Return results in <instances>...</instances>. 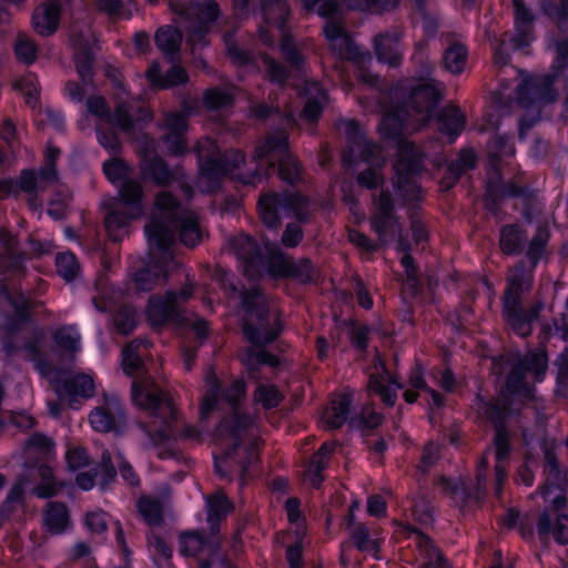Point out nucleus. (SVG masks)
<instances>
[{"mask_svg":"<svg viewBox=\"0 0 568 568\" xmlns=\"http://www.w3.org/2000/svg\"><path fill=\"white\" fill-rule=\"evenodd\" d=\"M291 261H288L280 251L272 253L268 257L263 256V266L261 273L255 278L268 274L272 277H286L290 273Z\"/></svg>","mask_w":568,"mask_h":568,"instance_id":"603ef678","label":"nucleus"},{"mask_svg":"<svg viewBox=\"0 0 568 568\" xmlns=\"http://www.w3.org/2000/svg\"><path fill=\"white\" fill-rule=\"evenodd\" d=\"M131 396L136 406L154 418L146 433L155 443L175 436L178 410L169 392L163 390L151 376L142 374L132 382Z\"/></svg>","mask_w":568,"mask_h":568,"instance_id":"6e6552de","label":"nucleus"},{"mask_svg":"<svg viewBox=\"0 0 568 568\" xmlns=\"http://www.w3.org/2000/svg\"><path fill=\"white\" fill-rule=\"evenodd\" d=\"M348 541L358 551L371 555L375 559H379V551L385 537L378 526H368L363 523L353 521L348 525Z\"/></svg>","mask_w":568,"mask_h":568,"instance_id":"bb28decb","label":"nucleus"},{"mask_svg":"<svg viewBox=\"0 0 568 568\" xmlns=\"http://www.w3.org/2000/svg\"><path fill=\"white\" fill-rule=\"evenodd\" d=\"M417 545L425 565L430 568H446V561L440 551L433 545L432 540L426 536L417 537Z\"/></svg>","mask_w":568,"mask_h":568,"instance_id":"4d7b16f0","label":"nucleus"},{"mask_svg":"<svg viewBox=\"0 0 568 568\" xmlns=\"http://www.w3.org/2000/svg\"><path fill=\"white\" fill-rule=\"evenodd\" d=\"M246 384L235 379L227 386L223 385L215 372L205 375V393L200 406L202 419L209 418L213 412L224 414L214 430V440L221 449L214 455V466L221 477H227L235 468L241 469L243 484L248 469L258 459V428L256 418L243 409Z\"/></svg>","mask_w":568,"mask_h":568,"instance_id":"f03ea898","label":"nucleus"},{"mask_svg":"<svg viewBox=\"0 0 568 568\" xmlns=\"http://www.w3.org/2000/svg\"><path fill=\"white\" fill-rule=\"evenodd\" d=\"M124 293L120 288L111 286L103 276L95 282V293L92 302L99 312H113V324L119 333L126 335L131 333L138 324V314L135 310L126 304L121 305Z\"/></svg>","mask_w":568,"mask_h":568,"instance_id":"412c9836","label":"nucleus"},{"mask_svg":"<svg viewBox=\"0 0 568 568\" xmlns=\"http://www.w3.org/2000/svg\"><path fill=\"white\" fill-rule=\"evenodd\" d=\"M119 99L121 100L114 113L111 114L105 100L102 97H90L87 100V109L95 116L97 139L102 148L110 153H118L121 148L120 140L114 128L130 138H135L148 122L152 120L150 111L143 106H133L129 101V93L124 85L116 83Z\"/></svg>","mask_w":568,"mask_h":568,"instance_id":"39448f33","label":"nucleus"},{"mask_svg":"<svg viewBox=\"0 0 568 568\" xmlns=\"http://www.w3.org/2000/svg\"><path fill=\"white\" fill-rule=\"evenodd\" d=\"M541 10L549 18L562 22L568 20V0H538Z\"/></svg>","mask_w":568,"mask_h":568,"instance_id":"338daca9","label":"nucleus"},{"mask_svg":"<svg viewBox=\"0 0 568 568\" xmlns=\"http://www.w3.org/2000/svg\"><path fill=\"white\" fill-rule=\"evenodd\" d=\"M97 7L113 21L129 20L136 11V6L131 0H98Z\"/></svg>","mask_w":568,"mask_h":568,"instance_id":"de8ad7c7","label":"nucleus"},{"mask_svg":"<svg viewBox=\"0 0 568 568\" xmlns=\"http://www.w3.org/2000/svg\"><path fill=\"white\" fill-rule=\"evenodd\" d=\"M403 388L395 376L386 368L384 362L377 357L373 371L369 373L368 389L377 394L387 406H393L397 399V392Z\"/></svg>","mask_w":568,"mask_h":568,"instance_id":"cd10ccee","label":"nucleus"},{"mask_svg":"<svg viewBox=\"0 0 568 568\" xmlns=\"http://www.w3.org/2000/svg\"><path fill=\"white\" fill-rule=\"evenodd\" d=\"M61 4L59 0H48L39 6L32 16L34 30L41 36L55 32L60 20Z\"/></svg>","mask_w":568,"mask_h":568,"instance_id":"72a5a7b5","label":"nucleus"},{"mask_svg":"<svg viewBox=\"0 0 568 568\" xmlns=\"http://www.w3.org/2000/svg\"><path fill=\"white\" fill-rule=\"evenodd\" d=\"M540 495L555 509H560L565 504V488L560 471L551 459L548 462V476L545 484L540 487Z\"/></svg>","mask_w":568,"mask_h":568,"instance_id":"f704fd0d","label":"nucleus"},{"mask_svg":"<svg viewBox=\"0 0 568 568\" xmlns=\"http://www.w3.org/2000/svg\"><path fill=\"white\" fill-rule=\"evenodd\" d=\"M40 483L32 487L33 493L40 498H48L57 493L52 468L45 464L28 467L23 475L10 489L7 500L3 504L4 510L10 511L16 504L22 500L24 488L31 484Z\"/></svg>","mask_w":568,"mask_h":568,"instance_id":"b1692460","label":"nucleus"},{"mask_svg":"<svg viewBox=\"0 0 568 568\" xmlns=\"http://www.w3.org/2000/svg\"><path fill=\"white\" fill-rule=\"evenodd\" d=\"M283 395L275 385L261 383L254 392V402L271 409L280 405Z\"/></svg>","mask_w":568,"mask_h":568,"instance_id":"bf43d9fd","label":"nucleus"},{"mask_svg":"<svg viewBox=\"0 0 568 568\" xmlns=\"http://www.w3.org/2000/svg\"><path fill=\"white\" fill-rule=\"evenodd\" d=\"M148 81L158 89H166L173 85L183 84L187 81L186 71L179 65H173L165 75H162L158 62H153L146 71Z\"/></svg>","mask_w":568,"mask_h":568,"instance_id":"4c0bfd02","label":"nucleus"},{"mask_svg":"<svg viewBox=\"0 0 568 568\" xmlns=\"http://www.w3.org/2000/svg\"><path fill=\"white\" fill-rule=\"evenodd\" d=\"M468 49L462 42L452 43L443 54L444 68L452 74H460L467 65Z\"/></svg>","mask_w":568,"mask_h":568,"instance_id":"c03bdc74","label":"nucleus"},{"mask_svg":"<svg viewBox=\"0 0 568 568\" xmlns=\"http://www.w3.org/2000/svg\"><path fill=\"white\" fill-rule=\"evenodd\" d=\"M199 160L197 187L203 193L214 192L223 176L230 175L245 184L255 185L277 169L280 178L293 184L300 179V168L288 152L287 134L283 131L270 135L265 142L255 148L253 159L256 163L254 172L244 173L241 165L245 161L239 150L221 154L216 143L204 138L196 144Z\"/></svg>","mask_w":568,"mask_h":568,"instance_id":"7ed1b4c3","label":"nucleus"},{"mask_svg":"<svg viewBox=\"0 0 568 568\" xmlns=\"http://www.w3.org/2000/svg\"><path fill=\"white\" fill-rule=\"evenodd\" d=\"M162 128L168 131L163 141L173 154H181L186 149V114L178 112H168L164 115Z\"/></svg>","mask_w":568,"mask_h":568,"instance_id":"c756f323","label":"nucleus"},{"mask_svg":"<svg viewBox=\"0 0 568 568\" xmlns=\"http://www.w3.org/2000/svg\"><path fill=\"white\" fill-rule=\"evenodd\" d=\"M287 276L296 278L301 283H310L315 281L317 273L313 264L305 258L297 262H291L290 273Z\"/></svg>","mask_w":568,"mask_h":568,"instance_id":"69168bd1","label":"nucleus"},{"mask_svg":"<svg viewBox=\"0 0 568 568\" xmlns=\"http://www.w3.org/2000/svg\"><path fill=\"white\" fill-rule=\"evenodd\" d=\"M465 124V114L457 106H446L438 115L439 130L449 138L450 142H454L463 132Z\"/></svg>","mask_w":568,"mask_h":568,"instance_id":"a19ab883","label":"nucleus"},{"mask_svg":"<svg viewBox=\"0 0 568 568\" xmlns=\"http://www.w3.org/2000/svg\"><path fill=\"white\" fill-rule=\"evenodd\" d=\"M206 509L207 523L211 530L214 531L219 523L232 511L233 504L221 490H217L215 494L206 497Z\"/></svg>","mask_w":568,"mask_h":568,"instance_id":"79ce46f5","label":"nucleus"},{"mask_svg":"<svg viewBox=\"0 0 568 568\" xmlns=\"http://www.w3.org/2000/svg\"><path fill=\"white\" fill-rule=\"evenodd\" d=\"M205 548V541L197 532H187L180 536V552L181 555L196 556Z\"/></svg>","mask_w":568,"mask_h":568,"instance_id":"0e129e2a","label":"nucleus"},{"mask_svg":"<svg viewBox=\"0 0 568 568\" xmlns=\"http://www.w3.org/2000/svg\"><path fill=\"white\" fill-rule=\"evenodd\" d=\"M182 33L172 27H162L155 33L158 49L171 60L179 55Z\"/></svg>","mask_w":568,"mask_h":568,"instance_id":"37998d69","label":"nucleus"},{"mask_svg":"<svg viewBox=\"0 0 568 568\" xmlns=\"http://www.w3.org/2000/svg\"><path fill=\"white\" fill-rule=\"evenodd\" d=\"M420 70L417 77L399 81L389 92L396 103L383 104L378 95L376 109L383 113L378 130L385 140L393 142L397 151L394 162L395 191L404 203H414L422 199V189L416 175L422 171L425 154L404 134L418 130L428 122L440 100L444 85L432 77L433 65L419 57Z\"/></svg>","mask_w":568,"mask_h":568,"instance_id":"f257e3e1","label":"nucleus"},{"mask_svg":"<svg viewBox=\"0 0 568 568\" xmlns=\"http://www.w3.org/2000/svg\"><path fill=\"white\" fill-rule=\"evenodd\" d=\"M34 306L30 296L22 292H10L4 285H0V307L10 314L1 324L0 337L3 339V351L10 355L16 348L11 337L18 333L30 320V310Z\"/></svg>","mask_w":568,"mask_h":568,"instance_id":"aec40b11","label":"nucleus"},{"mask_svg":"<svg viewBox=\"0 0 568 568\" xmlns=\"http://www.w3.org/2000/svg\"><path fill=\"white\" fill-rule=\"evenodd\" d=\"M229 245L242 262L245 275L250 278H255V275L261 273L263 266V255L256 241L245 234H240L232 237Z\"/></svg>","mask_w":568,"mask_h":568,"instance_id":"a878e982","label":"nucleus"},{"mask_svg":"<svg viewBox=\"0 0 568 568\" xmlns=\"http://www.w3.org/2000/svg\"><path fill=\"white\" fill-rule=\"evenodd\" d=\"M53 338L59 347L68 352L75 353L81 349V335L75 325L60 327L54 332Z\"/></svg>","mask_w":568,"mask_h":568,"instance_id":"5fc2aeb1","label":"nucleus"},{"mask_svg":"<svg viewBox=\"0 0 568 568\" xmlns=\"http://www.w3.org/2000/svg\"><path fill=\"white\" fill-rule=\"evenodd\" d=\"M169 6L175 13L173 21L185 33L191 54L204 65L197 52L209 44L207 33L220 14L217 3L214 0L201 4L194 0H169Z\"/></svg>","mask_w":568,"mask_h":568,"instance_id":"9d476101","label":"nucleus"},{"mask_svg":"<svg viewBox=\"0 0 568 568\" xmlns=\"http://www.w3.org/2000/svg\"><path fill=\"white\" fill-rule=\"evenodd\" d=\"M523 240L524 237L518 225H506L500 231V247L504 253H519Z\"/></svg>","mask_w":568,"mask_h":568,"instance_id":"6e6d98bb","label":"nucleus"},{"mask_svg":"<svg viewBox=\"0 0 568 568\" xmlns=\"http://www.w3.org/2000/svg\"><path fill=\"white\" fill-rule=\"evenodd\" d=\"M139 513L149 525H156L162 518V505L155 498L141 497L138 504Z\"/></svg>","mask_w":568,"mask_h":568,"instance_id":"052dcab7","label":"nucleus"},{"mask_svg":"<svg viewBox=\"0 0 568 568\" xmlns=\"http://www.w3.org/2000/svg\"><path fill=\"white\" fill-rule=\"evenodd\" d=\"M260 6L263 19L268 26H276L282 33L281 52L290 65L295 70H302L304 55L302 47L285 32V21L290 14V8L284 0H234V12L239 17H246L251 7Z\"/></svg>","mask_w":568,"mask_h":568,"instance_id":"4468645a","label":"nucleus"},{"mask_svg":"<svg viewBox=\"0 0 568 568\" xmlns=\"http://www.w3.org/2000/svg\"><path fill=\"white\" fill-rule=\"evenodd\" d=\"M531 284V275L523 264L515 266L508 276V288L504 298V318L518 336L530 335L532 323L537 320L541 303H535L528 311H524L520 304V293Z\"/></svg>","mask_w":568,"mask_h":568,"instance_id":"ddd939ff","label":"nucleus"},{"mask_svg":"<svg viewBox=\"0 0 568 568\" xmlns=\"http://www.w3.org/2000/svg\"><path fill=\"white\" fill-rule=\"evenodd\" d=\"M369 224L382 244L397 242L398 250L405 253L400 260L406 272L404 287L410 291L412 295L417 294L420 290V282L414 265V258L407 253L409 245L402 237V225L394 213V202L388 191L382 190L374 201Z\"/></svg>","mask_w":568,"mask_h":568,"instance_id":"1a4fd4ad","label":"nucleus"},{"mask_svg":"<svg viewBox=\"0 0 568 568\" xmlns=\"http://www.w3.org/2000/svg\"><path fill=\"white\" fill-rule=\"evenodd\" d=\"M123 408L115 394H104L101 403L89 415L92 428L100 433L113 430L123 419Z\"/></svg>","mask_w":568,"mask_h":568,"instance_id":"393cba45","label":"nucleus"},{"mask_svg":"<svg viewBox=\"0 0 568 568\" xmlns=\"http://www.w3.org/2000/svg\"><path fill=\"white\" fill-rule=\"evenodd\" d=\"M241 359L247 367L251 377H254L253 371L260 365H270L275 367L278 365V358L271 353L255 348L254 346L248 347L242 355Z\"/></svg>","mask_w":568,"mask_h":568,"instance_id":"864d4df0","label":"nucleus"},{"mask_svg":"<svg viewBox=\"0 0 568 568\" xmlns=\"http://www.w3.org/2000/svg\"><path fill=\"white\" fill-rule=\"evenodd\" d=\"M44 524L47 529L52 534L63 532L69 524V511L65 505L51 503L44 515Z\"/></svg>","mask_w":568,"mask_h":568,"instance_id":"09e8293b","label":"nucleus"},{"mask_svg":"<svg viewBox=\"0 0 568 568\" xmlns=\"http://www.w3.org/2000/svg\"><path fill=\"white\" fill-rule=\"evenodd\" d=\"M242 306L245 318L243 331L254 346L273 342L282 329L278 313L271 306L258 287L242 293Z\"/></svg>","mask_w":568,"mask_h":568,"instance_id":"f8f14e48","label":"nucleus"},{"mask_svg":"<svg viewBox=\"0 0 568 568\" xmlns=\"http://www.w3.org/2000/svg\"><path fill=\"white\" fill-rule=\"evenodd\" d=\"M262 222L270 229L278 226L284 217H295L305 222L311 212L308 200L295 193H265L258 201Z\"/></svg>","mask_w":568,"mask_h":568,"instance_id":"a211bd4d","label":"nucleus"},{"mask_svg":"<svg viewBox=\"0 0 568 568\" xmlns=\"http://www.w3.org/2000/svg\"><path fill=\"white\" fill-rule=\"evenodd\" d=\"M70 42L74 50V62L78 74L83 87L75 82H68L64 88V94L73 102L83 101L84 87L89 85L93 75V44L95 42L94 33L90 24H74L70 28Z\"/></svg>","mask_w":568,"mask_h":568,"instance_id":"f3484780","label":"nucleus"},{"mask_svg":"<svg viewBox=\"0 0 568 568\" xmlns=\"http://www.w3.org/2000/svg\"><path fill=\"white\" fill-rule=\"evenodd\" d=\"M149 550L152 555L154 564L159 568H169L171 565L172 549L159 536L149 537Z\"/></svg>","mask_w":568,"mask_h":568,"instance_id":"13d9d810","label":"nucleus"},{"mask_svg":"<svg viewBox=\"0 0 568 568\" xmlns=\"http://www.w3.org/2000/svg\"><path fill=\"white\" fill-rule=\"evenodd\" d=\"M549 240V233L546 229H538L536 235L532 237L527 250V257L535 265L541 257L544 250Z\"/></svg>","mask_w":568,"mask_h":568,"instance_id":"774afa93","label":"nucleus"},{"mask_svg":"<svg viewBox=\"0 0 568 568\" xmlns=\"http://www.w3.org/2000/svg\"><path fill=\"white\" fill-rule=\"evenodd\" d=\"M149 343L142 339H135L128 344L122 352V367L126 375L132 376L142 371L141 348L146 349Z\"/></svg>","mask_w":568,"mask_h":568,"instance_id":"a18cd8bd","label":"nucleus"},{"mask_svg":"<svg viewBox=\"0 0 568 568\" xmlns=\"http://www.w3.org/2000/svg\"><path fill=\"white\" fill-rule=\"evenodd\" d=\"M400 38L402 34L398 30L387 31L375 37L374 51L379 62L390 67L400 64L404 54Z\"/></svg>","mask_w":568,"mask_h":568,"instance_id":"7c9ffc66","label":"nucleus"},{"mask_svg":"<svg viewBox=\"0 0 568 568\" xmlns=\"http://www.w3.org/2000/svg\"><path fill=\"white\" fill-rule=\"evenodd\" d=\"M55 392L60 400H68L73 405V398L83 397L88 398L93 395L94 381L91 374L81 373L75 374L61 384L55 385Z\"/></svg>","mask_w":568,"mask_h":568,"instance_id":"473e14b6","label":"nucleus"},{"mask_svg":"<svg viewBox=\"0 0 568 568\" xmlns=\"http://www.w3.org/2000/svg\"><path fill=\"white\" fill-rule=\"evenodd\" d=\"M507 405V396H503L500 399L495 402H487L479 396L476 399L478 414L496 427L494 449L496 459L495 475L497 495L500 494L503 481L507 477V468L504 464L508 460L511 453L510 435L503 426L504 420L510 413Z\"/></svg>","mask_w":568,"mask_h":568,"instance_id":"dca6fc26","label":"nucleus"},{"mask_svg":"<svg viewBox=\"0 0 568 568\" xmlns=\"http://www.w3.org/2000/svg\"><path fill=\"white\" fill-rule=\"evenodd\" d=\"M556 58L552 61L551 74L529 75L516 90V103L525 113L519 121V136L530 129L539 119L541 108L556 100L552 89L555 78L568 67V38L555 42Z\"/></svg>","mask_w":568,"mask_h":568,"instance_id":"0eeeda50","label":"nucleus"},{"mask_svg":"<svg viewBox=\"0 0 568 568\" xmlns=\"http://www.w3.org/2000/svg\"><path fill=\"white\" fill-rule=\"evenodd\" d=\"M339 130L345 133L348 148L343 156L345 165H352L358 160L372 165H382L386 161L384 149L365 138L359 124L354 120H345L339 124Z\"/></svg>","mask_w":568,"mask_h":568,"instance_id":"4be33fe9","label":"nucleus"},{"mask_svg":"<svg viewBox=\"0 0 568 568\" xmlns=\"http://www.w3.org/2000/svg\"><path fill=\"white\" fill-rule=\"evenodd\" d=\"M352 398L348 394H341L334 398L322 415V423L326 428H339L349 413Z\"/></svg>","mask_w":568,"mask_h":568,"instance_id":"ea45409f","label":"nucleus"},{"mask_svg":"<svg viewBox=\"0 0 568 568\" xmlns=\"http://www.w3.org/2000/svg\"><path fill=\"white\" fill-rule=\"evenodd\" d=\"M139 153L141 155V172L145 179L153 181L158 185H169L174 181L183 178L180 168L171 169L166 162L156 155V142L154 139L142 134L140 138L135 135Z\"/></svg>","mask_w":568,"mask_h":568,"instance_id":"5701e85b","label":"nucleus"},{"mask_svg":"<svg viewBox=\"0 0 568 568\" xmlns=\"http://www.w3.org/2000/svg\"><path fill=\"white\" fill-rule=\"evenodd\" d=\"M515 8V36L511 44L515 49H524L535 40L532 32L534 14L526 8L523 0H513Z\"/></svg>","mask_w":568,"mask_h":568,"instance_id":"2f4dec72","label":"nucleus"},{"mask_svg":"<svg viewBox=\"0 0 568 568\" xmlns=\"http://www.w3.org/2000/svg\"><path fill=\"white\" fill-rule=\"evenodd\" d=\"M298 91L304 100V108L300 116L308 122L317 121L328 103L326 91L317 81H311L306 77L303 78L302 88Z\"/></svg>","mask_w":568,"mask_h":568,"instance_id":"c85d7f7f","label":"nucleus"},{"mask_svg":"<svg viewBox=\"0 0 568 568\" xmlns=\"http://www.w3.org/2000/svg\"><path fill=\"white\" fill-rule=\"evenodd\" d=\"M235 97L233 85H224L209 89L204 92L203 102L210 110H224L232 105Z\"/></svg>","mask_w":568,"mask_h":568,"instance_id":"49530a36","label":"nucleus"},{"mask_svg":"<svg viewBox=\"0 0 568 568\" xmlns=\"http://www.w3.org/2000/svg\"><path fill=\"white\" fill-rule=\"evenodd\" d=\"M103 172L106 179L114 185H119V191L126 183H139L129 179L130 168L121 159L112 158L103 163Z\"/></svg>","mask_w":568,"mask_h":568,"instance_id":"3c124183","label":"nucleus"},{"mask_svg":"<svg viewBox=\"0 0 568 568\" xmlns=\"http://www.w3.org/2000/svg\"><path fill=\"white\" fill-rule=\"evenodd\" d=\"M115 476V468L110 453H103L100 466L94 469V474L79 473L75 477L77 485L82 490H90L94 486V479L100 478L103 485L109 484Z\"/></svg>","mask_w":568,"mask_h":568,"instance_id":"58836bf2","label":"nucleus"},{"mask_svg":"<svg viewBox=\"0 0 568 568\" xmlns=\"http://www.w3.org/2000/svg\"><path fill=\"white\" fill-rule=\"evenodd\" d=\"M547 355L542 349L531 351L525 355L513 356V368L507 377L506 390L509 396L521 399L534 397L532 388L525 382L527 374H534L537 382H541L547 369Z\"/></svg>","mask_w":568,"mask_h":568,"instance_id":"6ab92c4d","label":"nucleus"},{"mask_svg":"<svg viewBox=\"0 0 568 568\" xmlns=\"http://www.w3.org/2000/svg\"><path fill=\"white\" fill-rule=\"evenodd\" d=\"M301 2L305 12L328 18L324 34L332 50L338 58L354 63L359 82L375 88L379 79L366 69L373 60L372 55L366 49L353 42L339 22V3L336 0H301Z\"/></svg>","mask_w":568,"mask_h":568,"instance_id":"423d86ee","label":"nucleus"},{"mask_svg":"<svg viewBox=\"0 0 568 568\" xmlns=\"http://www.w3.org/2000/svg\"><path fill=\"white\" fill-rule=\"evenodd\" d=\"M193 291V283L187 282L179 292H168L164 296H151L145 310L150 325L156 327L173 323L178 326L190 327L200 343L205 339L209 334L207 322L193 315H186L181 308V304L192 296Z\"/></svg>","mask_w":568,"mask_h":568,"instance_id":"9b49d317","label":"nucleus"},{"mask_svg":"<svg viewBox=\"0 0 568 568\" xmlns=\"http://www.w3.org/2000/svg\"><path fill=\"white\" fill-rule=\"evenodd\" d=\"M258 67L264 69L268 80L273 83L283 84L287 78L285 68L266 54L261 55Z\"/></svg>","mask_w":568,"mask_h":568,"instance_id":"e2e57ef3","label":"nucleus"},{"mask_svg":"<svg viewBox=\"0 0 568 568\" xmlns=\"http://www.w3.org/2000/svg\"><path fill=\"white\" fill-rule=\"evenodd\" d=\"M476 156L473 151H462L455 162L447 169V176L443 181L445 187L453 186L460 175L475 166Z\"/></svg>","mask_w":568,"mask_h":568,"instance_id":"8fccbe9b","label":"nucleus"},{"mask_svg":"<svg viewBox=\"0 0 568 568\" xmlns=\"http://www.w3.org/2000/svg\"><path fill=\"white\" fill-rule=\"evenodd\" d=\"M150 250V263L139 270L132 278L136 291H150L166 276L171 264H175L171 246L179 234L181 243L193 247L202 240L197 215L181 205L170 192L155 196L151 221L145 225Z\"/></svg>","mask_w":568,"mask_h":568,"instance_id":"20e7f679","label":"nucleus"},{"mask_svg":"<svg viewBox=\"0 0 568 568\" xmlns=\"http://www.w3.org/2000/svg\"><path fill=\"white\" fill-rule=\"evenodd\" d=\"M335 448L336 443L326 442L310 459L307 468L305 470V476L307 480L312 484V486L318 487L324 480L322 473L328 465L329 457L335 450Z\"/></svg>","mask_w":568,"mask_h":568,"instance_id":"e433bc0d","label":"nucleus"},{"mask_svg":"<svg viewBox=\"0 0 568 568\" xmlns=\"http://www.w3.org/2000/svg\"><path fill=\"white\" fill-rule=\"evenodd\" d=\"M0 244L4 254L0 256V274L12 276L23 270V257L13 252L16 240L6 229L0 227Z\"/></svg>","mask_w":568,"mask_h":568,"instance_id":"c9c22d12","label":"nucleus"},{"mask_svg":"<svg viewBox=\"0 0 568 568\" xmlns=\"http://www.w3.org/2000/svg\"><path fill=\"white\" fill-rule=\"evenodd\" d=\"M57 271L65 281H72L79 272V263L74 254L61 253L55 258Z\"/></svg>","mask_w":568,"mask_h":568,"instance_id":"680f3d73","label":"nucleus"},{"mask_svg":"<svg viewBox=\"0 0 568 568\" xmlns=\"http://www.w3.org/2000/svg\"><path fill=\"white\" fill-rule=\"evenodd\" d=\"M142 197L140 183H126L120 190L119 197L103 201V206L108 210L104 225L112 241H121L128 234L130 223L143 215Z\"/></svg>","mask_w":568,"mask_h":568,"instance_id":"2eb2a0df","label":"nucleus"}]
</instances>
